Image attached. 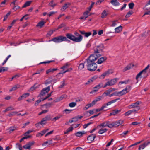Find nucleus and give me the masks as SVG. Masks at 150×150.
<instances>
[{
	"mask_svg": "<svg viewBox=\"0 0 150 150\" xmlns=\"http://www.w3.org/2000/svg\"><path fill=\"white\" fill-rule=\"evenodd\" d=\"M100 56L99 50L97 49L94 50V53L90 55L88 58L86 59V62H94V61Z\"/></svg>",
	"mask_w": 150,
	"mask_h": 150,
	"instance_id": "1",
	"label": "nucleus"
},
{
	"mask_svg": "<svg viewBox=\"0 0 150 150\" xmlns=\"http://www.w3.org/2000/svg\"><path fill=\"white\" fill-rule=\"evenodd\" d=\"M67 38L74 41V42H79L81 41L83 39V36L80 35L79 37H76L74 35L70 33H67L65 34Z\"/></svg>",
	"mask_w": 150,
	"mask_h": 150,
	"instance_id": "2",
	"label": "nucleus"
},
{
	"mask_svg": "<svg viewBox=\"0 0 150 150\" xmlns=\"http://www.w3.org/2000/svg\"><path fill=\"white\" fill-rule=\"evenodd\" d=\"M49 41H53L55 43H59L64 41L70 42V40L67 39L65 36L59 35L53 38Z\"/></svg>",
	"mask_w": 150,
	"mask_h": 150,
	"instance_id": "3",
	"label": "nucleus"
},
{
	"mask_svg": "<svg viewBox=\"0 0 150 150\" xmlns=\"http://www.w3.org/2000/svg\"><path fill=\"white\" fill-rule=\"evenodd\" d=\"M139 102L137 101L135 103H132L128 106V107L129 109L133 108L132 110L134 112H137L140 109V107L139 106Z\"/></svg>",
	"mask_w": 150,
	"mask_h": 150,
	"instance_id": "4",
	"label": "nucleus"
},
{
	"mask_svg": "<svg viewBox=\"0 0 150 150\" xmlns=\"http://www.w3.org/2000/svg\"><path fill=\"white\" fill-rule=\"evenodd\" d=\"M87 69L91 71H95L97 67V65L95 62H87Z\"/></svg>",
	"mask_w": 150,
	"mask_h": 150,
	"instance_id": "5",
	"label": "nucleus"
},
{
	"mask_svg": "<svg viewBox=\"0 0 150 150\" xmlns=\"http://www.w3.org/2000/svg\"><path fill=\"white\" fill-rule=\"evenodd\" d=\"M117 79H118L117 78H114L108 81L104 86L103 88L106 87L108 86H110L114 85L117 82Z\"/></svg>",
	"mask_w": 150,
	"mask_h": 150,
	"instance_id": "6",
	"label": "nucleus"
},
{
	"mask_svg": "<svg viewBox=\"0 0 150 150\" xmlns=\"http://www.w3.org/2000/svg\"><path fill=\"white\" fill-rule=\"evenodd\" d=\"M124 121L123 120H120L117 121L113 122L111 123V125H110V128H112L113 127H117L120 125L122 124L123 122Z\"/></svg>",
	"mask_w": 150,
	"mask_h": 150,
	"instance_id": "7",
	"label": "nucleus"
},
{
	"mask_svg": "<svg viewBox=\"0 0 150 150\" xmlns=\"http://www.w3.org/2000/svg\"><path fill=\"white\" fill-rule=\"evenodd\" d=\"M50 90V87L48 86L46 88L43 89L38 96V97H41L44 96L47 93H48Z\"/></svg>",
	"mask_w": 150,
	"mask_h": 150,
	"instance_id": "8",
	"label": "nucleus"
},
{
	"mask_svg": "<svg viewBox=\"0 0 150 150\" xmlns=\"http://www.w3.org/2000/svg\"><path fill=\"white\" fill-rule=\"evenodd\" d=\"M103 86H104L103 83H100L99 84L95 86V87L93 88V89L90 92V94H93L94 92L98 91V90L101 88H103Z\"/></svg>",
	"mask_w": 150,
	"mask_h": 150,
	"instance_id": "9",
	"label": "nucleus"
},
{
	"mask_svg": "<svg viewBox=\"0 0 150 150\" xmlns=\"http://www.w3.org/2000/svg\"><path fill=\"white\" fill-rule=\"evenodd\" d=\"M115 90V89L114 88H110L109 89L106 91L103 94L102 96H109L110 93L112 91Z\"/></svg>",
	"mask_w": 150,
	"mask_h": 150,
	"instance_id": "10",
	"label": "nucleus"
},
{
	"mask_svg": "<svg viewBox=\"0 0 150 150\" xmlns=\"http://www.w3.org/2000/svg\"><path fill=\"white\" fill-rule=\"evenodd\" d=\"M52 120V119L50 115H46L45 117L43 118L41 120V122L43 123H45V125L47 123L46 121H49L50 120Z\"/></svg>",
	"mask_w": 150,
	"mask_h": 150,
	"instance_id": "11",
	"label": "nucleus"
},
{
	"mask_svg": "<svg viewBox=\"0 0 150 150\" xmlns=\"http://www.w3.org/2000/svg\"><path fill=\"white\" fill-rule=\"evenodd\" d=\"M134 66V65L132 63H130L126 67L124 68V69H123V72H125L128 70L132 68Z\"/></svg>",
	"mask_w": 150,
	"mask_h": 150,
	"instance_id": "12",
	"label": "nucleus"
},
{
	"mask_svg": "<svg viewBox=\"0 0 150 150\" xmlns=\"http://www.w3.org/2000/svg\"><path fill=\"white\" fill-rule=\"evenodd\" d=\"M30 95V94L29 93H25L23 94L21 96H20L18 98L17 100L18 101H20L22 100L23 98H25L27 97H28Z\"/></svg>",
	"mask_w": 150,
	"mask_h": 150,
	"instance_id": "13",
	"label": "nucleus"
},
{
	"mask_svg": "<svg viewBox=\"0 0 150 150\" xmlns=\"http://www.w3.org/2000/svg\"><path fill=\"white\" fill-rule=\"evenodd\" d=\"M96 137V136L95 134H92L88 137L87 140L89 141V142H91L94 140Z\"/></svg>",
	"mask_w": 150,
	"mask_h": 150,
	"instance_id": "14",
	"label": "nucleus"
},
{
	"mask_svg": "<svg viewBox=\"0 0 150 150\" xmlns=\"http://www.w3.org/2000/svg\"><path fill=\"white\" fill-rule=\"evenodd\" d=\"M121 109L119 110L117 109L114 110H112V112L110 114L109 116L115 115L120 112L121 111Z\"/></svg>",
	"mask_w": 150,
	"mask_h": 150,
	"instance_id": "15",
	"label": "nucleus"
},
{
	"mask_svg": "<svg viewBox=\"0 0 150 150\" xmlns=\"http://www.w3.org/2000/svg\"><path fill=\"white\" fill-rule=\"evenodd\" d=\"M150 143L149 142H147L144 143L143 144L140 145L139 147V150H140L141 149H144L145 147L149 144Z\"/></svg>",
	"mask_w": 150,
	"mask_h": 150,
	"instance_id": "16",
	"label": "nucleus"
},
{
	"mask_svg": "<svg viewBox=\"0 0 150 150\" xmlns=\"http://www.w3.org/2000/svg\"><path fill=\"white\" fill-rule=\"evenodd\" d=\"M107 57H102L98 59V61L96 63L98 64H100L107 59Z\"/></svg>",
	"mask_w": 150,
	"mask_h": 150,
	"instance_id": "17",
	"label": "nucleus"
},
{
	"mask_svg": "<svg viewBox=\"0 0 150 150\" xmlns=\"http://www.w3.org/2000/svg\"><path fill=\"white\" fill-rule=\"evenodd\" d=\"M71 5V3L69 2H67L64 4V6H62V8L61 9V10L62 11H63L65 10L69 6H70Z\"/></svg>",
	"mask_w": 150,
	"mask_h": 150,
	"instance_id": "18",
	"label": "nucleus"
},
{
	"mask_svg": "<svg viewBox=\"0 0 150 150\" xmlns=\"http://www.w3.org/2000/svg\"><path fill=\"white\" fill-rule=\"evenodd\" d=\"M113 72V71L112 70L110 69H109L107 71L103 73L102 74L101 76L104 77L106 75L112 74Z\"/></svg>",
	"mask_w": 150,
	"mask_h": 150,
	"instance_id": "19",
	"label": "nucleus"
},
{
	"mask_svg": "<svg viewBox=\"0 0 150 150\" xmlns=\"http://www.w3.org/2000/svg\"><path fill=\"white\" fill-rule=\"evenodd\" d=\"M79 32L82 35H84L85 37H88L90 35H91L92 33L91 32H86L84 31L79 30Z\"/></svg>",
	"mask_w": 150,
	"mask_h": 150,
	"instance_id": "20",
	"label": "nucleus"
},
{
	"mask_svg": "<svg viewBox=\"0 0 150 150\" xmlns=\"http://www.w3.org/2000/svg\"><path fill=\"white\" fill-rule=\"evenodd\" d=\"M103 96H100L97 97L95 99H94L92 102V103L95 105L97 102L99 101L102 98H103Z\"/></svg>",
	"mask_w": 150,
	"mask_h": 150,
	"instance_id": "21",
	"label": "nucleus"
},
{
	"mask_svg": "<svg viewBox=\"0 0 150 150\" xmlns=\"http://www.w3.org/2000/svg\"><path fill=\"white\" fill-rule=\"evenodd\" d=\"M110 3L112 5L115 6H117L120 5V3L117 0H111Z\"/></svg>",
	"mask_w": 150,
	"mask_h": 150,
	"instance_id": "22",
	"label": "nucleus"
},
{
	"mask_svg": "<svg viewBox=\"0 0 150 150\" xmlns=\"http://www.w3.org/2000/svg\"><path fill=\"white\" fill-rule=\"evenodd\" d=\"M86 133L84 131H82V132L79 131L75 133V135L77 137H81L83 134H85Z\"/></svg>",
	"mask_w": 150,
	"mask_h": 150,
	"instance_id": "23",
	"label": "nucleus"
},
{
	"mask_svg": "<svg viewBox=\"0 0 150 150\" xmlns=\"http://www.w3.org/2000/svg\"><path fill=\"white\" fill-rule=\"evenodd\" d=\"M58 69L57 68H50L47 70L46 71V74H48L49 73L52 72L53 73L54 71L57 70Z\"/></svg>",
	"mask_w": 150,
	"mask_h": 150,
	"instance_id": "24",
	"label": "nucleus"
},
{
	"mask_svg": "<svg viewBox=\"0 0 150 150\" xmlns=\"http://www.w3.org/2000/svg\"><path fill=\"white\" fill-rule=\"evenodd\" d=\"M108 130V129L107 128L103 129L101 128L98 131V133L100 134H102L106 132Z\"/></svg>",
	"mask_w": 150,
	"mask_h": 150,
	"instance_id": "25",
	"label": "nucleus"
},
{
	"mask_svg": "<svg viewBox=\"0 0 150 150\" xmlns=\"http://www.w3.org/2000/svg\"><path fill=\"white\" fill-rule=\"evenodd\" d=\"M143 72L142 71L140 72L136 76V79L137 81L136 83H137L138 81V79L139 78H142V73Z\"/></svg>",
	"mask_w": 150,
	"mask_h": 150,
	"instance_id": "26",
	"label": "nucleus"
},
{
	"mask_svg": "<svg viewBox=\"0 0 150 150\" xmlns=\"http://www.w3.org/2000/svg\"><path fill=\"white\" fill-rule=\"evenodd\" d=\"M115 32L117 33H119L122 30V27L121 26H119L115 28Z\"/></svg>",
	"mask_w": 150,
	"mask_h": 150,
	"instance_id": "27",
	"label": "nucleus"
},
{
	"mask_svg": "<svg viewBox=\"0 0 150 150\" xmlns=\"http://www.w3.org/2000/svg\"><path fill=\"white\" fill-rule=\"evenodd\" d=\"M32 2L31 1H27L25 3L24 5L22 6V8H23L29 6L30 5Z\"/></svg>",
	"mask_w": 150,
	"mask_h": 150,
	"instance_id": "28",
	"label": "nucleus"
},
{
	"mask_svg": "<svg viewBox=\"0 0 150 150\" xmlns=\"http://www.w3.org/2000/svg\"><path fill=\"white\" fill-rule=\"evenodd\" d=\"M104 48L103 45L102 44H100L99 45H98L97 46L96 49H98L99 50V51L100 50L102 51V50Z\"/></svg>",
	"mask_w": 150,
	"mask_h": 150,
	"instance_id": "29",
	"label": "nucleus"
},
{
	"mask_svg": "<svg viewBox=\"0 0 150 150\" xmlns=\"http://www.w3.org/2000/svg\"><path fill=\"white\" fill-rule=\"evenodd\" d=\"M120 99V98H117L116 99H114L113 100H112L108 102L107 103L106 105H108V106L109 105H110L111 104L115 102L117 100H119Z\"/></svg>",
	"mask_w": 150,
	"mask_h": 150,
	"instance_id": "30",
	"label": "nucleus"
},
{
	"mask_svg": "<svg viewBox=\"0 0 150 150\" xmlns=\"http://www.w3.org/2000/svg\"><path fill=\"white\" fill-rule=\"evenodd\" d=\"M57 4L54 3V1L53 0L51 1L49 4L48 5L53 8H54L55 6L57 5Z\"/></svg>",
	"mask_w": 150,
	"mask_h": 150,
	"instance_id": "31",
	"label": "nucleus"
},
{
	"mask_svg": "<svg viewBox=\"0 0 150 150\" xmlns=\"http://www.w3.org/2000/svg\"><path fill=\"white\" fill-rule=\"evenodd\" d=\"M20 86L19 85H16L10 89L9 91L11 92L12 91L15 90L17 88H20Z\"/></svg>",
	"mask_w": 150,
	"mask_h": 150,
	"instance_id": "32",
	"label": "nucleus"
},
{
	"mask_svg": "<svg viewBox=\"0 0 150 150\" xmlns=\"http://www.w3.org/2000/svg\"><path fill=\"white\" fill-rule=\"evenodd\" d=\"M108 15L105 10H104L101 13V18H105Z\"/></svg>",
	"mask_w": 150,
	"mask_h": 150,
	"instance_id": "33",
	"label": "nucleus"
},
{
	"mask_svg": "<svg viewBox=\"0 0 150 150\" xmlns=\"http://www.w3.org/2000/svg\"><path fill=\"white\" fill-rule=\"evenodd\" d=\"M18 19H14L12 23H11L10 25L8 26V27L7 29L8 30H9L12 27V26L14 24V23H15V22L18 20Z\"/></svg>",
	"mask_w": 150,
	"mask_h": 150,
	"instance_id": "34",
	"label": "nucleus"
},
{
	"mask_svg": "<svg viewBox=\"0 0 150 150\" xmlns=\"http://www.w3.org/2000/svg\"><path fill=\"white\" fill-rule=\"evenodd\" d=\"M45 22H44L43 21H41L40 22H39L38 24L36 25V26L37 27H40V28H41L42 27L45 23Z\"/></svg>",
	"mask_w": 150,
	"mask_h": 150,
	"instance_id": "35",
	"label": "nucleus"
},
{
	"mask_svg": "<svg viewBox=\"0 0 150 150\" xmlns=\"http://www.w3.org/2000/svg\"><path fill=\"white\" fill-rule=\"evenodd\" d=\"M52 140H49L48 141H47L44 142L42 145V146H45V145L48 144L49 145H50L52 144Z\"/></svg>",
	"mask_w": 150,
	"mask_h": 150,
	"instance_id": "36",
	"label": "nucleus"
},
{
	"mask_svg": "<svg viewBox=\"0 0 150 150\" xmlns=\"http://www.w3.org/2000/svg\"><path fill=\"white\" fill-rule=\"evenodd\" d=\"M73 128L72 127H71L68 128L67 130L64 132L65 134H68L70 132L72 131L73 130Z\"/></svg>",
	"mask_w": 150,
	"mask_h": 150,
	"instance_id": "37",
	"label": "nucleus"
},
{
	"mask_svg": "<svg viewBox=\"0 0 150 150\" xmlns=\"http://www.w3.org/2000/svg\"><path fill=\"white\" fill-rule=\"evenodd\" d=\"M133 13V12L132 11H129L126 14L125 16V17L127 18H129L130 16Z\"/></svg>",
	"mask_w": 150,
	"mask_h": 150,
	"instance_id": "38",
	"label": "nucleus"
},
{
	"mask_svg": "<svg viewBox=\"0 0 150 150\" xmlns=\"http://www.w3.org/2000/svg\"><path fill=\"white\" fill-rule=\"evenodd\" d=\"M119 92L120 96H121L125 94L128 93V91H127V90H125V89L122 90V91H120Z\"/></svg>",
	"mask_w": 150,
	"mask_h": 150,
	"instance_id": "39",
	"label": "nucleus"
},
{
	"mask_svg": "<svg viewBox=\"0 0 150 150\" xmlns=\"http://www.w3.org/2000/svg\"><path fill=\"white\" fill-rule=\"evenodd\" d=\"M134 112L133 110H129L127 111V112H126L125 113V116H128L130 115L131 114H132V113Z\"/></svg>",
	"mask_w": 150,
	"mask_h": 150,
	"instance_id": "40",
	"label": "nucleus"
},
{
	"mask_svg": "<svg viewBox=\"0 0 150 150\" xmlns=\"http://www.w3.org/2000/svg\"><path fill=\"white\" fill-rule=\"evenodd\" d=\"M62 115H59V116H57L55 117L54 118H53L52 119V121H54V122H55L56 120L59 119L61 117H62Z\"/></svg>",
	"mask_w": 150,
	"mask_h": 150,
	"instance_id": "41",
	"label": "nucleus"
},
{
	"mask_svg": "<svg viewBox=\"0 0 150 150\" xmlns=\"http://www.w3.org/2000/svg\"><path fill=\"white\" fill-rule=\"evenodd\" d=\"M8 70V68L2 67L1 68H0V73L7 71Z\"/></svg>",
	"mask_w": 150,
	"mask_h": 150,
	"instance_id": "42",
	"label": "nucleus"
},
{
	"mask_svg": "<svg viewBox=\"0 0 150 150\" xmlns=\"http://www.w3.org/2000/svg\"><path fill=\"white\" fill-rule=\"evenodd\" d=\"M94 105L92 102L91 103L86 105V106L85 107L84 109L85 108L86 110H87L90 107H92Z\"/></svg>",
	"mask_w": 150,
	"mask_h": 150,
	"instance_id": "43",
	"label": "nucleus"
},
{
	"mask_svg": "<svg viewBox=\"0 0 150 150\" xmlns=\"http://www.w3.org/2000/svg\"><path fill=\"white\" fill-rule=\"evenodd\" d=\"M51 105V103H46V104H44L42 105V108H44L43 107L44 106H46V108H50Z\"/></svg>",
	"mask_w": 150,
	"mask_h": 150,
	"instance_id": "44",
	"label": "nucleus"
},
{
	"mask_svg": "<svg viewBox=\"0 0 150 150\" xmlns=\"http://www.w3.org/2000/svg\"><path fill=\"white\" fill-rule=\"evenodd\" d=\"M72 70V68H69L68 69L66 70V71H64L63 72H60V73H58V75L60 74H64L67 72L71 71Z\"/></svg>",
	"mask_w": 150,
	"mask_h": 150,
	"instance_id": "45",
	"label": "nucleus"
},
{
	"mask_svg": "<svg viewBox=\"0 0 150 150\" xmlns=\"http://www.w3.org/2000/svg\"><path fill=\"white\" fill-rule=\"evenodd\" d=\"M91 5L89 7L87 8V9H88V10H87V11H89V12H90V11H91V10L93 6L95 4V2H91Z\"/></svg>",
	"mask_w": 150,
	"mask_h": 150,
	"instance_id": "46",
	"label": "nucleus"
},
{
	"mask_svg": "<svg viewBox=\"0 0 150 150\" xmlns=\"http://www.w3.org/2000/svg\"><path fill=\"white\" fill-rule=\"evenodd\" d=\"M89 13V11H87L86 10L83 13V16H84L86 18H87L89 16L88 14Z\"/></svg>",
	"mask_w": 150,
	"mask_h": 150,
	"instance_id": "47",
	"label": "nucleus"
},
{
	"mask_svg": "<svg viewBox=\"0 0 150 150\" xmlns=\"http://www.w3.org/2000/svg\"><path fill=\"white\" fill-rule=\"evenodd\" d=\"M44 70V69H43V68L41 69H40V70H38L36 73L33 74V75H35L37 74H39L41 73H42L43 72Z\"/></svg>",
	"mask_w": 150,
	"mask_h": 150,
	"instance_id": "48",
	"label": "nucleus"
},
{
	"mask_svg": "<svg viewBox=\"0 0 150 150\" xmlns=\"http://www.w3.org/2000/svg\"><path fill=\"white\" fill-rule=\"evenodd\" d=\"M65 80L64 79L62 82H61L62 84L59 87V88H62L66 85V84L65 83Z\"/></svg>",
	"mask_w": 150,
	"mask_h": 150,
	"instance_id": "49",
	"label": "nucleus"
},
{
	"mask_svg": "<svg viewBox=\"0 0 150 150\" xmlns=\"http://www.w3.org/2000/svg\"><path fill=\"white\" fill-rule=\"evenodd\" d=\"M108 125L106 124V123L105 122V121L102 123L100 124V125H99V126L100 127H107Z\"/></svg>",
	"mask_w": 150,
	"mask_h": 150,
	"instance_id": "50",
	"label": "nucleus"
},
{
	"mask_svg": "<svg viewBox=\"0 0 150 150\" xmlns=\"http://www.w3.org/2000/svg\"><path fill=\"white\" fill-rule=\"evenodd\" d=\"M23 147L24 149H26L29 150H30L31 149V147H30V146L28 143L26 144L23 146Z\"/></svg>",
	"mask_w": 150,
	"mask_h": 150,
	"instance_id": "51",
	"label": "nucleus"
},
{
	"mask_svg": "<svg viewBox=\"0 0 150 150\" xmlns=\"http://www.w3.org/2000/svg\"><path fill=\"white\" fill-rule=\"evenodd\" d=\"M11 12L9 11L8 12L7 14L4 16V18L3 19L4 21H5L6 20L7 18H8V16L11 14Z\"/></svg>",
	"mask_w": 150,
	"mask_h": 150,
	"instance_id": "52",
	"label": "nucleus"
},
{
	"mask_svg": "<svg viewBox=\"0 0 150 150\" xmlns=\"http://www.w3.org/2000/svg\"><path fill=\"white\" fill-rule=\"evenodd\" d=\"M142 78H145L148 76V74L146 71L143 72L142 73Z\"/></svg>",
	"mask_w": 150,
	"mask_h": 150,
	"instance_id": "53",
	"label": "nucleus"
},
{
	"mask_svg": "<svg viewBox=\"0 0 150 150\" xmlns=\"http://www.w3.org/2000/svg\"><path fill=\"white\" fill-rule=\"evenodd\" d=\"M16 128L15 127H10L9 129V132L10 133H11L12 132L14 131L15 129H16Z\"/></svg>",
	"mask_w": 150,
	"mask_h": 150,
	"instance_id": "54",
	"label": "nucleus"
},
{
	"mask_svg": "<svg viewBox=\"0 0 150 150\" xmlns=\"http://www.w3.org/2000/svg\"><path fill=\"white\" fill-rule=\"evenodd\" d=\"M76 105L75 102H72L70 103L69 104V106L70 107H75Z\"/></svg>",
	"mask_w": 150,
	"mask_h": 150,
	"instance_id": "55",
	"label": "nucleus"
},
{
	"mask_svg": "<svg viewBox=\"0 0 150 150\" xmlns=\"http://www.w3.org/2000/svg\"><path fill=\"white\" fill-rule=\"evenodd\" d=\"M31 137L30 135H28L27 137H23L22 138H21L19 141L20 142H21L23 140L25 139H27L28 138H29Z\"/></svg>",
	"mask_w": 150,
	"mask_h": 150,
	"instance_id": "56",
	"label": "nucleus"
},
{
	"mask_svg": "<svg viewBox=\"0 0 150 150\" xmlns=\"http://www.w3.org/2000/svg\"><path fill=\"white\" fill-rule=\"evenodd\" d=\"M129 7L130 9H132L133 8L134 6V4L132 2L128 4Z\"/></svg>",
	"mask_w": 150,
	"mask_h": 150,
	"instance_id": "57",
	"label": "nucleus"
},
{
	"mask_svg": "<svg viewBox=\"0 0 150 150\" xmlns=\"http://www.w3.org/2000/svg\"><path fill=\"white\" fill-rule=\"evenodd\" d=\"M41 121L35 124V126L36 127H39L40 125H45V123H43V122H41Z\"/></svg>",
	"mask_w": 150,
	"mask_h": 150,
	"instance_id": "58",
	"label": "nucleus"
},
{
	"mask_svg": "<svg viewBox=\"0 0 150 150\" xmlns=\"http://www.w3.org/2000/svg\"><path fill=\"white\" fill-rule=\"evenodd\" d=\"M16 147L18 148L19 150H22V147L21 145L19 143H17L16 144Z\"/></svg>",
	"mask_w": 150,
	"mask_h": 150,
	"instance_id": "59",
	"label": "nucleus"
},
{
	"mask_svg": "<svg viewBox=\"0 0 150 150\" xmlns=\"http://www.w3.org/2000/svg\"><path fill=\"white\" fill-rule=\"evenodd\" d=\"M84 65L83 63H81L79 64L78 67L79 69L81 70L84 68Z\"/></svg>",
	"mask_w": 150,
	"mask_h": 150,
	"instance_id": "60",
	"label": "nucleus"
},
{
	"mask_svg": "<svg viewBox=\"0 0 150 150\" xmlns=\"http://www.w3.org/2000/svg\"><path fill=\"white\" fill-rule=\"evenodd\" d=\"M69 66V64L68 63H67L61 67V69L64 70L65 69L67 68V67Z\"/></svg>",
	"mask_w": 150,
	"mask_h": 150,
	"instance_id": "61",
	"label": "nucleus"
},
{
	"mask_svg": "<svg viewBox=\"0 0 150 150\" xmlns=\"http://www.w3.org/2000/svg\"><path fill=\"white\" fill-rule=\"evenodd\" d=\"M36 84H34L33 86L31 87L30 88V90L31 91H33L34 90H35L37 88H38V86H36Z\"/></svg>",
	"mask_w": 150,
	"mask_h": 150,
	"instance_id": "62",
	"label": "nucleus"
},
{
	"mask_svg": "<svg viewBox=\"0 0 150 150\" xmlns=\"http://www.w3.org/2000/svg\"><path fill=\"white\" fill-rule=\"evenodd\" d=\"M117 22V20L113 21H112V24L111 25V26L112 27H114L116 24V22Z\"/></svg>",
	"mask_w": 150,
	"mask_h": 150,
	"instance_id": "63",
	"label": "nucleus"
},
{
	"mask_svg": "<svg viewBox=\"0 0 150 150\" xmlns=\"http://www.w3.org/2000/svg\"><path fill=\"white\" fill-rule=\"evenodd\" d=\"M53 33V31H52V30H50L48 33L46 35V36L47 37H48L49 36H50Z\"/></svg>",
	"mask_w": 150,
	"mask_h": 150,
	"instance_id": "64",
	"label": "nucleus"
}]
</instances>
